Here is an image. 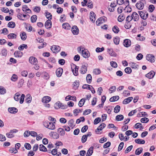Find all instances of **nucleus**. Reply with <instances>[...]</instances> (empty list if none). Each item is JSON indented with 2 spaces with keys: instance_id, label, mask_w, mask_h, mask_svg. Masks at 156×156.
<instances>
[{
  "instance_id": "f257e3e1",
  "label": "nucleus",
  "mask_w": 156,
  "mask_h": 156,
  "mask_svg": "<svg viewBox=\"0 0 156 156\" xmlns=\"http://www.w3.org/2000/svg\"><path fill=\"white\" fill-rule=\"evenodd\" d=\"M80 48L79 52L82 53L83 57L87 58L90 56V53L87 50H86L84 48Z\"/></svg>"
},
{
  "instance_id": "f03ea898",
  "label": "nucleus",
  "mask_w": 156,
  "mask_h": 156,
  "mask_svg": "<svg viewBox=\"0 0 156 156\" xmlns=\"http://www.w3.org/2000/svg\"><path fill=\"white\" fill-rule=\"evenodd\" d=\"M43 124L45 127L49 129L54 130L55 128V125L52 122L45 121L44 122Z\"/></svg>"
},
{
  "instance_id": "7ed1b4c3",
  "label": "nucleus",
  "mask_w": 156,
  "mask_h": 156,
  "mask_svg": "<svg viewBox=\"0 0 156 156\" xmlns=\"http://www.w3.org/2000/svg\"><path fill=\"white\" fill-rule=\"evenodd\" d=\"M145 11V10H143V11H139L140 17L144 20L146 19L148 16V13Z\"/></svg>"
},
{
  "instance_id": "20e7f679",
  "label": "nucleus",
  "mask_w": 156,
  "mask_h": 156,
  "mask_svg": "<svg viewBox=\"0 0 156 156\" xmlns=\"http://www.w3.org/2000/svg\"><path fill=\"white\" fill-rule=\"evenodd\" d=\"M51 49L53 52L56 53L60 51L61 48L58 46L53 45L51 47Z\"/></svg>"
},
{
  "instance_id": "39448f33",
  "label": "nucleus",
  "mask_w": 156,
  "mask_h": 156,
  "mask_svg": "<svg viewBox=\"0 0 156 156\" xmlns=\"http://www.w3.org/2000/svg\"><path fill=\"white\" fill-rule=\"evenodd\" d=\"M123 45L126 47H129L131 45V41L129 39H125L123 41Z\"/></svg>"
},
{
  "instance_id": "423d86ee",
  "label": "nucleus",
  "mask_w": 156,
  "mask_h": 156,
  "mask_svg": "<svg viewBox=\"0 0 156 156\" xmlns=\"http://www.w3.org/2000/svg\"><path fill=\"white\" fill-rule=\"evenodd\" d=\"M146 59L151 62H153L155 61V58L152 55L148 54L146 56Z\"/></svg>"
},
{
  "instance_id": "0eeeda50",
  "label": "nucleus",
  "mask_w": 156,
  "mask_h": 156,
  "mask_svg": "<svg viewBox=\"0 0 156 156\" xmlns=\"http://www.w3.org/2000/svg\"><path fill=\"white\" fill-rule=\"evenodd\" d=\"M29 61L31 64L33 65H36L38 62L37 59L34 57H30Z\"/></svg>"
},
{
  "instance_id": "6e6552de",
  "label": "nucleus",
  "mask_w": 156,
  "mask_h": 156,
  "mask_svg": "<svg viewBox=\"0 0 156 156\" xmlns=\"http://www.w3.org/2000/svg\"><path fill=\"white\" fill-rule=\"evenodd\" d=\"M72 32L74 35H77L79 33V30L76 26H74L72 28Z\"/></svg>"
},
{
  "instance_id": "1a4fd4ad",
  "label": "nucleus",
  "mask_w": 156,
  "mask_h": 156,
  "mask_svg": "<svg viewBox=\"0 0 156 156\" xmlns=\"http://www.w3.org/2000/svg\"><path fill=\"white\" fill-rule=\"evenodd\" d=\"M73 67L74 69V70L73 69H72V68H71L72 71L75 76H77L78 75V69L79 67L76 66L75 65H74Z\"/></svg>"
},
{
  "instance_id": "9d476101",
  "label": "nucleus",
  "mask_w": 156,
  "mask_h": 156,
  "mask_svg": "<svg viewBox=\"0 0 156 156\" xmlns=\"http://www.w3.org/2000/svg\"><path fill=\"white\" fill-rule=\"evenodd\" d=\"M63 69L61 68H59L57 69L56 71V73L58 77H60L61 76L63 73Z\"/></svg>"
},
{
  "instance_id": "9b49d317",
  "label": "nucleus",
  "mask_w": 156,
  "mask_h": 156,
  "mask_svg": "<svg viewBox=\"0 0 156 156\" xmlns=\"http://www.w3.org/2000/svg\"><path fill=\"white\" fill-rule=\"evenodd\" d=\"M133 19L134 21H137L138 20L139 17L138 14L135 12H133L131 16Z\"/></svg>"
},
{
  "instance_id": "f8f14e48",
  "label": "nucleus",
  "mask_w": 156,
  "mask_h": 156,
  "mask_svg": "<svg viewBox=\"0 0 156 156\" xmlns=\"http://www.w3.org/2000/svg\"><path fill=\"white\" fill-rule=\"evenodd\" d=\"M136 6L137 9L142 10L144 7V4L141 2H137L136 4Z\"/></svg>"
},
{
  "instance_id": "ddd939ff",
  "label": "nucleus",
  "mask_w": 156,
  "mask_h": 156,
  "mask_svg": "<svg viewBox=\"0 0 156 156\" xmlns=\"http://www.w3.org/2000/svg\"><path fill=\"white\" fill-rule=\"evenodd\" d=\"M90 19L91 21L93 23L94 22L96 18L95 17V14L94 12L93 11L91 12L90 13Z\"/></svg>"
},
{
  "instance_id": "4468645a",
  "label": "nucleus",
  "mask_w": 156,
  "mask_h": 156,
  "mask_svg": "<svg viewBox=\"0 0 156 156\" xmlns=\"http://www.w3.org/2000/svg\"><path fill=\"white\" fill-rule=\"evenodd\" d=\"M155 75V73L153 71H150L149 73L146 75L145 76L149 79L153 78Z\"/></svg>"
},
{
  "instance_id": "2eb2a0df",
  "label": "nucleus",
  "mask_w": 156,
  "mask_h": 156,
  "mask_svg": "<svg viewBox=\"0 0 156 156\" xmlns=\"http://www.w3.org/2000/svg\"><path fill=\"white\" fill-rule=\"evenodd\" d=\"M87 71V67L85 65H83L80 69V72L81 73L84 74L86 73Z\"/></svg>"
},
{
  "instance_id": "dca6fc26",
  "label": "nucleus",
  "mask_w": 156,
  "mask_h": 156,
  "mask_svg": "<svg viewBox=\"0 0 156 156\" xmlns=\"http://www.w3.org/2000/svg\"><path fill=\"white\" fill-rule=\"evenodd\" d=\"M45 27L47 29H50L51 27V20H47L45 24Z\"/></svg>"
},
{
  "instance_id": "f3484780",
  "label": "nucleus",
  "mask_w": 156,
  "mask_h": 156,
  "mask_svg": "<svg viewBox=\"0 0 156 156\" xmlns=\"http://www.w3.org/2000/svg\"><path fill=\"white\" fill-rule=\"evenodd\" d=\"M51 98L48 96L44 97L42 99V102L44 103H47L50 101Z\"/></svg>"
},
{
  "instance_id": "a211bd4d",
  "label": "nucleus",
  "mask_w": 156,
  "mask_h": 156,
  "mask_svg": "<svg viewBox=\"0 0 156 156\" xmlns=\"http://www.w3.org/2000/svg\"><path fill=\"white\" fill-rule=\"evenodd\" d=\"M8 110L9 112L12 114H15L18 111V109L14 107L9 108Z\"/></svg>"
},
{
  "instance_id": "6ab92c4d",
  "label": "nucleus",
  "mask_w": 156,
  "mask_h": 156,
  "mask_svg": "<svg viewBox=\"0 0 156 156\" xmlns=\"http://www.w3.org/2000/svg\"><path fill=\"white\" fill-rule=\"evenodd\" d=\"M7 37L9 39H14L16 38L17 35L14 33H10L8 35Z\"/></svg>"
},
{
  "instance_id": "aec40b11",
  "label": "nucleus",
  "mask_w": 156,
  "mask_h": 156,
  "mask_svg": "<svg viewBox=\"0 0 156 156\" xmlns=\"http://www.w3.org/2000/svg\"><path fill=\"white\" fill-rule=\"evenodd\" d=\"M14 55L16 57H21L23 55V53L19 51H18L15 52Z\"/></svg>"
},
{
  "instance_id": "412c9836",
  "label": "nucleus",
  "mask_w": 156,
  "mask_h": 156,
  "mask_svg": "<svg viewBox=\"0 0 156 156\" xmlns=\"http://www.w3.org/2000/svg\"><path fill=\"white\" fill-rule=\"evenodd\" d=\"M133 99L132 97H129L125 99L123 101V104H126L129 103Z\"/></svg>"
},
{
  "instance_id": "4be33fe9",
  "label": "nucleus",
  "mask_w": 156,
  "mask_h": 156,
  "mask_svg": "<svg viewBox=\"0 0 156 156\" xmlns=\"http://www.w3.org/2000/svg\"><path fill=\"white\" fill-rule=\"evenodd\" d=\"M50 136L54 139H58L59 137V135L56 132H51V134H50Z\"/></svg>"
},
{
  "instance_id": "5701e85b",
  "label": "nucleus",
  "mask_w": 156,
  "mask_h": 156,
  "mask_svg": "<svg viewBox=\"0 0 156 156\" xmlns=\"http://www.w3.org/2000/svg\"><path fill=\"white\" fill-rule=\"evenodd\" d=\"M106 125L104 123H102L97 128L95 131L96 132H98L99 130H101L103 129L105 126ZM99 132V131H98Z\"/></svg>"
},
{
  "instance_id": "b1692460",
  "label": "nucleus",
  "mask_w": 156,
  "mask_h": 156,
  "mask_svg": "<svg viewBox=\"0 0 156 156\" xmlns=\"http://www.w3.org/2000/svg\"><path fill=\"white\" fill-rule=\"evenodd\" d=\"M93 147H91L87 151L86 156H90L92 154L93 152Z\"/></svg>"
},
{
  "instance_id": "393cba45",
  "label": "nucleus",
  "mask_w": 156,
  "mask_h": 156,
  "mask_svg": "<svg viewBox=\"0 0 156 156\" xmlns=\"http://www.w3.org/2000/svg\"><path fill=\"white\" fill-rule=\"evenodd\" d=\"M26 97H27V98L25 101L27 103H30L32 100V98L30 95V94H27L26 96Z\"/></svg>"
},
{
  "instance_id": "a878e982",
  "label": "nucleus",
  "mask_w": 156,
  "mask_h": 156,
  "mask_svg": "<svg viewBox=\"0 0 156 156\" xmlns=\"http://www.w3.org/2000/svg\"><path fill=\"white\" fill-rule=\"evenodd\" d=\"M62 27L63 28L68 30L70 29L71 28L70 25L67 23H63L62 25Z\"/></svg>"
},
{
  "instance_id": "bb28decb",
  "label": "nucleus",
  "mask_w": 156,
  "mask_h": 156,
  "mask_svg": "<svg viewBox=\"0 0 156 156\" xmlns=\"http://www.w3.org/2000/svg\"><path fill=\"white\" fill-rule=\"evenodd\" d=\"M108 52L111 56H114L116 55V53L113 51V49L111 48L108 49Z\"/></svg>"
},
{
  "instance_id": "cd10ccee",
  "label": "nucleus",
  "mask_w": 156,
  "mask_h": 156,
  "mask_svg": "<svg viewBox=\"0 0 156 156\" xmlns=\"http://www.w3.org/2000/svg\"><path fill=\"white\" fill-rule=\"evenodd\" d=\"M134 127L136 129L140 128V130H141L144 128V127L142 126V124L140 123H136L134 126Z\"/></svg>"
},
{
  "instance_id": "c85d7f7f",
  "label": "nucleus",
  "mask_w": 156,
  "mask_h": 156,
  "mask_svg": "<svg viewBox=\"0 0 156 156\" xmlns=\"http://www.w3.org/2000/svg\"><path fill=\"white\" fill-rule=\"evenodd\" d=\"M135 142L137 144H144L145 143V141L143 140L140 139H136L135 140Z\"/></svg>"
},
{
  "instance_id": "c756f323",
  "label": "nucleus",
  "mask_w": 156,
  "mask_h": 156,
  "mask_svg": "<svg viewBox=\"0 0 156 156\" xmlns=\"http://www.w3.org/2000/svg\"><path fill=\"white\" fill-rule=\"evenodd\" d=\"M16 24L13 21H11L9 22L8 24V27L13 28L15 27Z\"/></svg>"
},
{
  "instance_id": "7c9ffc66",
  "label": "nucleus",
  "mask_w": 156,
  "mask_h": 156,
  "mask_svg": "<svg viewBox=\"0 0 156 156\" xmlns=\"http://www.w3.org/2000/svg\"><path fill=\"white\" fill-rule=\"evenodd\" d=\"M58 132L61 136H64L65 134L64 130L62 128H58Z\"/></svg>"
},
{
  "instance_id": "2f4dec72",
  "label": "nucleus",
  "mask_w": 156,
  "mask_h": 156,
  "mask_svg": "<svg viewBox=\"0 0 156 156\" xmlns=\"http://www.w3.org/2000/svg\"><path fill=\"white\" fill-rule=\"evenodd\" d=\"M74 121L73 119H71L69 122L68 125L69 126L73 128L75 126Z\"/></svg>"
},
{
  "instance_id": "473e14b6",
  "label": "nucleus",
  "mask_w": 156,
  "mask_h": 156,
  "mask_svg": "<svg viewBox=\"0 0 156 156\" xmlns=\"http://www.w3.org/2000/svg\"><path fill=\"white\" fill-rule=\"evenodd\" d=\"M26 16V15L20 13H19L17 15V17L18 18L22 20H23L24 18Z\"/></svg>"
},
{
  "instance_id": "72a5a7b5",
  "label": "nucleus",
  "mask_w": 156,
  "mask_h": 156,
  "mask_svg": "<svg viewBox=\"0 0 156 156\" xmlns=\"http://www.w3.org/2000/svg\"><path fill=\"white\" fill-rule=\"evenodd\" d=\"M119 99V97L118 96H113L112 98H111L110 99L109 101L111 102L115 101H117Z\"/></svg>"
},
{
  "instance_id": "f704fd0d",
  "label": "nucleus",
  "mask_w": 156,
  "mask_h": 156,
  "mask_svg": "<svg viewBox=\"0 0 156 156\" xmlns=\"http://www.w3.org/2000/svg\"><path fill=\"white\" fill-rule=\"evenodd\" d=\"M27 48L28 47L27 44H23L18 47V49L20 51H22L24 48L27 49Z\"/></svg>"
},
{
  "instance_id": "c9c22d12",
  "label": "nucleus",
  "mask_w": 156,
  "mask_h": 156,
  "mask_svg": "<svg viewBox=\"0 0 156 156\" xmlns=\"http://www.w3.org/2000/svg\"><path fill=\"white\" fill-rule=\"evenodd\" d=\"M85 100V98H83L81 99L78 105L80 107H82L84 104Z\"/></svg>"
},
{
  "instance_id": "e433bc0d",
  "label": "nucleus",
  "mask_w": 156,
  "mask_h": 156,
  "mask_svg": "<svg viewBox=\"0 0 156 156\" xmlns=\"http://www.w3.org/2000/svg\"><path fill=\"white\" fill-rule=\"evenodd\" d=\"M124 119V116L122 115H118L116 116L115 119L117 121H120Z\"/></svg>"
},
{
  "instance_id": "4c0bfd02",
  "label": "nucleus",
  "mask_w": 156,
  "mask_h": 156,
  "mask_svg": "<svg viewBox=\"0 0 156 156\" xmlns=\"http://www.w3.org/2000/svg\"><path fill=\"white\" fill-rule=\"evenodd\" d=\"M39 148L40 151L44 152H46L47 151L46 147L43 144H40V145Z\"/></svg>"
},
{
  "instance_id": "58836bf2",
  "label": "nucleus",
  "mask_w": 156,
  "mask_h": 156,
  "mask_svg": "<svg viewBox=\"0 0 156 156\" xmlns=\"http://www.w3.org/2000/svg\"><path fill=\"white\" fill-rule=\"evenodd\" d=\"M86 80L88 83H91L92 81V76L90 74H88L87 75L86 77Z\"/></svg>"
},
{
  "instance_id": "ea45409f",
  "label": "nucleus",
  "mask_w": 156,
  "mask_h": 156,
  "mask_svg": "<svg viewBox=\"0 0 156 156\" xmlns=\"http://www.w3.org/2000/svg\"><path fill=\"white\" fill-rule=\"evenodd\" d=\"M125 18V17L123 14H121L119 16L118 18V20L119 22H122L124 20Z\"/></svg>"
},
{
  "instance_id": "a19ab883",
  "label": "nucleus",
  "mask_w": 156,
  "mask_h": 156,
  "mask_svg": "<svg viewBox=\"0 0 156 156\" xmlns=\"http://www.w3.org/2000/svg\"><path fill=\"white\" fill-rule=\"evenodd\" d=\"M119 41L120 38L118 37H115L113 39L114 42L116 45H118L119 44Z\"/></svg>"
},
{
  "instance_id": "79ce46f5",
  "label": "nucleus",
  "mask_w": 156,
  "mask_h": 156,
  "mask_svg": "<svg viewBox=\"0 0 156 156\" xmlns=\"http://www.w3.org/2000/svg\"><path fill=\"white\" fill-rule=\"evenodd\" d=\"M20 36L21 37V39L23 40H25L27 38L26 34L24 32H23L21 34H20Z\"/></svg>"
},
{
  "instance_id": "37998d69",
  "label": "nucleus",
  "mask_w": 156,
  "mask_h": 156,
  "mask_svg": "<svg viewBox=\"0 0 156 156\" xmlns=\"http://www.w3.org/2000/svg\"><path fill=\"white\" fill-rule=\"evenodd\" d=\"M143 149L142 148H138L136 149L135 151V154L136 155H139L142 152Z\"/></svg>"
},
{
  "instance_id": "c03bdc74",
  "label": "nucleus",
  "mask_w": 156,
  "mask_h": 156,
  "mask_svg": "<svg viewBox=\"0 0 156 156\" xmlns=\"http://www.w3.org/2000/svg\"><path fill=\"white\" fill-rule=\"evenodd\" d=\"M113 31L116 34H117L119 31V30L117 26H114L112 28Z\"/></svg>"
},
{
  "instance_id": "a18cd8bd",
  "label": "nucleus",
  "mask_w": 156,
  "mask_h": 156,
  "mask_svg": "<svg viewBox=\"0 0 156 156\" xmlns=\"http://www.w3.org/2000/svg\"><path fill=\"white\" fill-rule=\"evenodd\" d=\"M20 94L19 92L16 93L15 95L14 96V99L17 101H18L20 99Z\"/></svg>"
},
{
  "instance_id": "49530a36",
  "label": "nucleus",
  "mask_w": 156,
  "mask_h": 156,
  "mask_svg": "<svg viewBox=\"0 0 156 156\" xmlns=\"http://www.w3.org/2000/svg\"><path fill=\"white\" fill-rule=\"evenodd\" d=\"M24 83V80L23 79H21L19 81L18 84V86L19 87H22Z\"/></svg>"
},
{
  "instance_id": "de8ad7c7",
  "label": "nucleus",
  "mask_w": 156,
  "mask_h": 156,
  "mask_svg": "<svg viewBox=\"0 0 156 156\" xmlns=\"http://www.w3.org/2000/svg\"><path fill=\"white\" fill-rule=\"evenodd\" d=\"M130 66L132 69H137V66L138 65L136 63H130Z\"/></svg>"
},
{
  "instance_id": "09e8293b",
  "label": "nucleus",
  "mask_w": 156,
  "mask_h": 156,
  "mask_svg": "<svg viewBox=\"0 0 156 156\" xmlns=\"http://www.w3.org/2000/svg\"><path fill=\"white\" fill-rule=\"evenodd\" d=\"M6 92V90L5 88L0 86V94H4Z\"/></svg>"
},
{
  "instance_id": "8fccbe9b",
  "label": "nucleus",
  "mask_w": 156,
  "mask_h": 156,
  "mask_svg": "<svg viewBox=\"0 0 156 156\" xmlns=\"http://www.w3.org/2000/svg\"><path fill=\"white\" fill-rule=\"evenodd\" d=\"M120 109V107L119 105L116 106L114 109V111L115 113H118L119 112Z\"/></svg>"
},
{
  "instance_id": "3c124183",
  "label": "nucleus",
  "mask_w": 156,
  "mask_h": 156,
  "mask_svg": "<svg viewBox=\"0 0 156 156\" xmlns=\"http://www.w3.org/2000/svg\"><path fill=\"white\" fill-rule=\"evenodd\" d=\"M45 14L48 20H51L52 19V15L50 13L47 12L45 13Z\"/></svg>"
},
{
  "instance_id": "603ef678",
  "label": "nucleus",
  "mask_w": 156,
  "mask_h": 156,
  "mask_svg": "<svg viewBox=\"0 0 156 156\" xmlns=\"http://www.w3.org/2000/svg\"><path fill=\"white\" fill-rule=\"evenodd\" d=\"M125 71L126 73L127 74H130L132 72V69L130 68L127 67L125 68Z\"/></svg>"
},
{
  "instance_id": "864d4df0",
  "label": "nucleus",
  "mask_w": 156,
  "mask_h": 156,
  "mask_svg": "<svg viewBox=\"0 0 156 156\" xmlns=\"http://www.w3.org/2000/svg\"><path fill=\"white\" fill-rule=\"evenodd\" d=\"M93 73L95 75H98L101 73V71L99 69H94Z\"/></svg>"
},
{
  "instance_id": "5fc2aeb1",
  "label": "nucleus",
  "mask_w": 156,
  "mask_h": 156,
  "mask_svg": "<svg viewBox=\"0 0 156 156\" xmlns=\"http://www.w3.org/2000/svg\"><path fill=\"white\" fill-rule=\"evenodd\" d=\"M37 19V16L36 15H34L31 18V20L32 23H34L36 21Z\"/></svg>"
},
{
  "instance_id": "6e6d98bb",
  "label": "nucleus",
  "mask_w": 156,
  "mask_h": 156,
  "mask_svg": "<svg viewBox=\"0 0 156 156\" xmlns=\"http://www.w3.org/2000/svg\"><path fill=\"white\" fill-rule=\"evenodd\" d=\"M17 79V76L15 74H13L11 78V80L13 81H16Z\"/></svg>"
},
{
  "instance_id": "4d7b16f0",
  "label": "nucleus",
  "mask_w": 156,
  "mask_h": 156,
  "mask_svg": "<svg viewBox=\"0 0 156 156\" xmlns=\"http://www.w3.org/2000/svg\"><path fill=\"white\" fill-rule=\"evenodd\" d=\"M149 121V119L147 118H142L140 119V122L142 123H147Z\"/></svg>"
},
{
  "instance_id": "13d9d810",
  "label": "nucleus",
  "mask_w": 156,
  "mask_h": 156,
  "mask_svg": "<svg viewBox=\"0 0 156 156\" xmlns=\"http://www.w3.org/2000/svg\"><path fill=\"white\" fill-rule=\"evenodd\" d=\"M91 87H92V86L88 84H84L82 86V88L83 89H88L89 90H90L91 89Z\"/></svg>"
},
{
  "instance_id": "bf43d9fd",
  "label": "nucleus",
  "mask_w": 156,
  "mask_h": 156,
  "mask_svg": "<svg viewBox=\"0 0 156 156\" xmlns=\"http://www.w3.org/2000/svg\"><path fill=\"white\" fill-rule=\"evenodd\" d=\"M101 121V118L100 117H98L96 118L94 121V124L96 125L98 124Z\"/></svg>"
},
{
  "instance_id": "052dcab7",
  "label": "nucleus",
  "mask_w": 156,
  "mask_h": 156,
  "mask_svg": "<svg viewBox=\"0 0 156 156\" xmlns=\"http://www.w3.org/2000/svg\"><path fill=\"white\" fill-rule=\"evenodd\" d=\"M110 64L111 66L114 68H116L117 67V64L115 62L111 61L110 62Z\"/></svg>"
},
{
  "instance_id": "680f3d73",
  "label": "nucleus",
  "mask_w": 156,
  "mask_h": 156,
  "mask_svg": "<svg viewBox=\"0 0 156 156\" xmlns=\"http://www.w3.org/2000/svg\"><path fill=\"white\" fill-rule=\"evenodd\" d=\"M62 105V103H61L59 101H58L55 103V107L56 108H60V106Z\"/></svg>"
},
{
  "instance_id": "e2e57ef3",
  "label": "nucleus",
  "mask_w": 156,
  "mask_h": 156,
  "mask_svg": "<svg viewBox=\"0 0 156 156\" xmlns=\"http://www.w3.org/2000/svg\"><path fill=\"white\" fill-rule=\"evenodd\" d=\"M88 128V126L87 125L84 126L81 129V132L82 133H84L87 130Z\"/></svg>"
},
{
  "instance_id": "0e129e2a",
  "label": "nucleus",
  "mask_w": 156,
  "mask_h": 156,
  "mask_svg": "<svg viewBox=\"0 0 156 156\" xmlns=\"http://www.w3.org/2000/svg\"><path fill=\"white\" fill-rule=\"evenodd\" d=\"M87 137L86 135H83L82 138L81 140L83 143H85L87 140Z\"/></svg>"
},
{
  "instance_id": "69168bd1",
  "label": "nucleus",
  "mask_w": 156,
  "mask_h": 156,
  "mask_svg": "<svg viewBox=\"0 0 156 156\" xmlns=\"http://www.w3.org/2000/svg\"><path fill=\"white\" fill-rule=\"evenodd\" d=\"M25 97V95L24 94H22L21 97L20 99V104H22L24 101V98Z\"/></svg>"
},
{
  "instance_id": "338daca9",
  "label": "nucleus",
  "mask_w": 156,
  "mask_h": 156,
  "mask_svg": "<svg viewBox=\"0 0 156 156\" xmlns=\"http://www.w3.org/2000/svg\"><path fill=\"white\" fill-rule=\"evenodd\" d=\"M74 87H75L76 88H77L79 86V81L76 80L73 84Z\"/></svg>"
},
{
  "instance_id": "774afa93",
  "label": "nucleus",
  "mask_w": 156,
  "mask_h": 156,
  "mask_svg": "<svg viewBox=\"0 0 156 156\" xmlns=\"http://www.w3.org/2000/svg\"><path fill=\"white\" fill-rule=\"evenodd\" d=\"M123 94L124 97L129 96L130 95L129 92L128 90H124L123 92Z\"/></svg>"
}]
</instances>
